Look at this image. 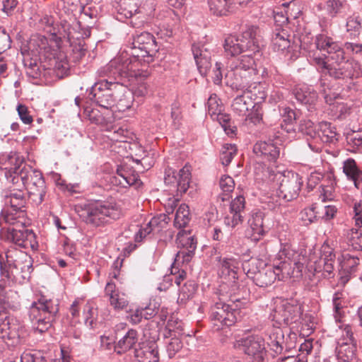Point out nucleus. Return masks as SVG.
<instances>
[{
    "mask_svg": "<svg viewBox=\"0 0 362 362\" xmlns=\"http://www.w3.org/2000/svg\"><path fill=\"white\" fill-rule=\"evenodd\" d=\"M316 47L326 52L327 59L321 56L312 57V62L317 70L322 74H328L330 77L341 81V85L351 90L355 86L354 80L361 75L360 64L353 60H345L344 49L338 42L325 34H319L315 37Z\"/></svg>",
    "mask_w": 362,
    "mask_h": 362,
    "instance_id": "f257e3e1",
    "label": "nucleus"
},
{
    "mask_svg": "<svg viewBox=\"0 0 362 362\" xmlns=\"http://www.w3.org/2000/svg\"><path fill=\"white\" fill-rule=\"evenodd\" d=\"M0 168L5 170L6 178L13 184L22 182L34 204L39 205L44 201L47 191L42 173L25 163L18 153L1 156Z\"/></svg>",
    "mask_w": 362,
    "mask_h": 362,
    "instance_id": "f03ea898",
    "label": "nucleus"
},
{
    "mask_svg": "<svg viewBox=\"0 0 362 362\" xmlns=\"http://www.w3.org/2000/svg\"><path fill=\"white\" fill-rule=\"evenodd\" d=\"M59 303L57 300L45 296H39L30 307L29 317L33 328L40 333L52 327L59 313Z\"/></svg>",
    "mask_w": 362,
    "mask_h": 362,
    "instance_id": "7ed1b4c3",
    "label": "nucleus"
},
{
    "mask_svg": "<svg viewBox=\"0 0 362 362\" xmlns=\"http://www.w3.org/2000/svg\"><path fill=\"white\" fill-rule=\"evenodd\" d=\"M261 30L255 25H247L240 35H229L225 39L223 47L228 56H235L243 52L259 51Z\"/></svg>",
    "mask_w": 362,
    "mask_h": 362,
    "instance_id": "20e7f679",
    "label": "nucleus"
},
{
    "mask_svg": "<svg viewBox=\"0 0 362 362\" xmlns=\"http://www.w3.org/2000/svg\"><path fill=\"white\" fill-rule=\"evenodd\" d=\"M122 211L115 202H97L89 204L81 214L82 219L88 224L99 226L120 218Z\"/></svg>",
    "mask_w": 362,
    "mask_h": 362,
    "instance_id": "39448f33",
    "label": "nucleus"
},
{
    "mask_svg": "<svg viewBox=\"0 0 362 362\" xmlns=\"http://www.w3.org/2000/svg\"><path fill=\"white\" fill-rule=\"evenodd\" d=\"M269 178L276 182V194L280 199L288 202L298 197L303 182L299 174L293 171H272Z\"/></svg>",
    "mask_w": 362,
    "mask_h": 362,
    "instance_id": "423d86ee",
    "label": "nucleus"
},
{
    "mask_svg": "<svg viewBox=\"0 0 362 362\" xmlns=\"http://www.w3.org/2000/svg\"><path fill=\"white\" fill-rule=\"evenodd\" d=\"M125 90V88L118 81L101 80L94 83L91 87L89 98L99 106L105 109L115 107L116 98Z\"/></svg>",
    "mask_w": 362,
    "mask_h": 362,
    "instance_id": "0eeeda50",
    "label": "nucleus"
},
{
    "mask_svg": "<svg viewBox=\"0 0 362 362\" xmlns=\"http://www.w3.org/2000/svg\"><path fill=\"white\" fill-rule=\"evenodd\" d=\"M301 305L293 300H282L271 315V318L278 325L286 326L298 323L301 320Z\"/></svg>",
    "mask_w": 362,
    "mask_h": 362,
    "instance_id": "6e6552de",
    "label": "nucleus"
},
{
    "mask_svg": "<svg viewBox=\"0 0 362 362\" xmlns=\"http://www.w3.org/2000/svg\"><path fill=\"white\" fill-rule=\"evenodd\" d=\"M264 343V339L261 337L251 336L236 340L233 347L243 351L247 356L248 362H267Z\"/></svg>",
    "mask_w": 362,
    "mask_h": 362,
    "instance_id": "1a4fd4ad",
    "label": "nucleus"
},
{
    "mask_svg": "<svg viewBox=\"0 0 362 362\" xmlns=\"http://www.w3.org/2000/svg\"><path fill=\"white\" fill-rule=\"evenodd\" d=\"M158 50V45L153 35L149 33H142L134 37L130 54L144 63H149L153 60V57Z\"/></svg>",
    "mask_w": 362,
    "mask_h": 362,
    "instance_id": "9d476101",
    "label": "nucleus"
},
{
    "mask_svg": "<svg viewBox=\"0 0 362 362\" xmlns=\"http://www.w3.org/2000/svg\"><path fill=\"white\" fill-rule=\"evenodd\" d=\"M238 315V310L222 301L216 302L211 309V320L218 330L234 325Z\"/></svg>",
    "mask_w": 362,
    "mask_h": 362,
    "instance_id": "9b49d317",
    "label": "nucleus"
},
{
    "mask_svg": "<svg viewBox=\"0 0 362 362\" xmlns=\"http://www.w3.org/2000/svg\"><path fill=\"white\" fill-rule=\"evenodd\" d=\"M112 60L119 61L115 66L117 78L119 77L127 78L129 80L132 78H138V76L142 70L139 69L142 63L141 59L131 56L130 53H126L122 54Z\"/></svg>",
    "mask_w": 362,
    "mask_h": 362,
    "instance_id": "f8f14e48",
    "label": "nucleus"
},
{
    "mask_svg": "<svg viewBox=\"0 0 362 362\" xmlns=\"http://www.w3.org/2000/svg\"><path fill=\"white\" fill-rule=\"evenodd\" d=\"M288 263L284 262L274 268H262V271L252 276L253 282L259 287H267L272 285L278 278L281 279L285 274H289L288 270Z\"/></svg>",
    "mask_w": 362,
    "mask_h": 362,
    "instance_id": "ddd939ff",
    "label": "nucleus"
},
{
    "mask_svg": "<svg viewBox=\"0 0 362 362\" xmlns=\"http://www.w3.org/2000/svg\"><path fill=\"white\" fill-rule=\"evenodd\" d=\"M191 173L189 167L184 166L177 173L171 168H168L165 172L164 181L167 185L177 189V191L182 194L185 193L189 187Z\"/></svg>",
    "mask_w": 362,
    "mask_h": 362,
    "instance_id": "4468645a",
    "label": "nucleus"
},
{
    "mask_svg": "<svg viewBox=\"0 0 362 362\" xmlns=\"http://www.w3.org/2000/svg\"><path fill=\"white\" fill-rule=\"evenodd\" d=\"M177 246L181 250L176 255V260L182 259V262H189L197 248V241L189 232L181 230L176 238Z\"/></svg>",
    "mask_w": 362,
    "mask_h": 362,
    "instance_id": "2eb2a0df",
    "label": "nucleus"
},
{
    "mask_svg": "<svg viewBox=\"0 0 362 362\" xmlns=\"http://www.w3.org/2000/svg\"><path fill=\"white\" fill-rule=\"evenodd\" d=\"M34 238V233L28 229L25 223H18L15 226L7 228V239L20 247H26L28 243L31 244Z\"/></svg>",
    "mask_w": 362,
    "mask_h": 362,
    "instance_id": "dca6fc26",
    "label": "nucleus"
},
{
    "mask_svg": "<svg viewBox=\"0 0 362 362\" xmlns=\"http://www.w3.org/2000/svg\"><path fill=\"white\" fill-rule=\"evenodd\" d=\"M322 252V254L320 258L313 262V265L310 263L309 267L313 268L316 273L322 272V274L327 277L333 273L335 255L328 247H323Z\"/></svg>",
    "mask_w": 362,
    "mask_h": 362,
    "instance_id": "f3484780",
    "label": "nucleus"
},
{
    "mask_svg": "<svg viewBox=\"0 0 362 362\" xmlns=\"http://www.w3.org/2000/svg\"><path fill=\"white\" fill-rule=\"evenodd\" d=\"M105 296L114 310L119 311L126 308L129 304L127 296L119 291L112 281L107 282L105 288Z\"/></svg>",
    "mask_w": 362,
    "mask_h": 362,
    "instance_id": "a211bd4d",
    "label": "nucleus"
},
{
    "mask_svg": "<svg viewBox=\"0 0 362 362\" xmlns=\"http://www.w3.org/2000/svg\"><path fill=\"white\" fill-rule=\"evenodd\" d=\"M280 326L273 324L264 332V341H266L270 349L276 354H282V341L285 335L284 330Z\"/></svg>",
    "mask_w": 362,
    "mask_h": 362,
    "instance_id": "6ab92c4d",
    "label": "nucleus"
},
{
    "mask_svg": "<svg viewBox=\"0 0 362 362\" xmlns=\"http://www.w3.org/2000/svg\"><path fill=\"white\" fill-rule=\"evenodd\" d=\"M20 325L11 320L5 310H0V338L18 339L21 337Z\"/></svg>",
    "mask_w": 362,
    "mask_h": 362,
    "instance_id": "aec40b11",
    "label": "nucleus"
},
{
    "mask_svg": "<svg viewBox=\"0 0 362 362\" xmlns=\"http://www.w3.org/2000/svg\"><path fill=\"white\" fill-rule=\"evenodd\" d=\"M349 6L346 0H326L325 4H317L316 8L317 11H324L328 17L334 18L344 16Z\"/></svg>",
    "mask_w": 362,
    "mask_h": 362,
    "instance_id": "412c9836",
    "label": "nucleus"
},
{
    "mask_svg": "<svg viewBox=\"0 0 362 362\" xmlns=\"http://www.w3.org/2000/svg\"><path fill=\"white\" fill-rule=\"evenodd\" d=\"M192 54L197 69L202 75H206L211 67V53L204 45L194 44L192 47Z\"/></svg>",
    "mask_w": 362,
    "mask_h": 362,
    "instance_id": "4be33fe9",
    "label": "nucleus"
},
{
    "mask_svg": "<svg viewBox=\"0 0 362 362\" xmlns=\"http://www.w3.org/2000/svg\"><path fill=\"white\" fill-rule=\"evenodd\" d=\"M255 105V103L252 98L251 93L244 91L242 95H238L234 98L231 108L237 115L245 117Z\"/></svg>",
    "mask_w": 362,
    "mask_h": 362,
    "instance_id": "5701e85b",
    "label": "nucleus"
},
{
    "mask_svg": "<svg viewBox=\"0 0 362 362\" xmlns=\"http://www.w3.org/2000/svg\"><path fill=\"white\" fill-rule=\"evenodd\" d=\"M293 91L298 101L302 104L309 105L308 110L315 108L318 97L317 92L312 87L305 84L300 85Z\"/></svg>",
    "mask_w": 362,
    "mask_h": 362,
    "instance_id": "b1692460",
    "label": "nucleus"
},
{
    "mask_svg": "<svg viewBox=\"0 0 362 362\" xmlns=\"http://www.w3.org/2000/svg\"><path fill=\"white\" fill-rule=\"evenodd\" d=\"M166 225L165 216L153 217L150 221L142 226L135 234L134 240L136 242H141L144 238L151 233L159 232Z\"/></svg>",
    "mask_w": 362,
    "mask_h": 362,
    "instance_id": "393cba45",
    "label": "nucleus"
},
{
    "mask_svg": "<svg viewBox=\"0 0 362 362\" xmlns=\"http://www.w3.org/2000/svg\"><path fill=\"white\" fill-rule=\"evenodd\" d=\"M135 356L138 362H158V345L153 341L144 344L139 349H136Z\"/></svg>",
    "mask_w": 362,
    "mask_h": 362,
    "instance_id": "a878e982",
    "label": "nucleus"
},
{
    "mask_svg": "<svg viewBox=\"0 0 362 362\" xmlns=\"http://www.w3.org/2000/svg\"><path fill=\"white\" fill-rule=\"evenodd\" d=\"M240 261L235 257H225L220 260V273L222 276L228 277L229 280L237 279V274L240 270Z\"/></svg>",
    "mask_w": 362,
    "mask_h": 362,
    "instance_id": "bb28decb",
    "label": "nucleus"
},
{
    "mask_svg": "<svg viewBox=\"0 0 362 362\" xmlns=\"http://www.w3.org/2000/svg\"><path fill=\"white\" fill-rule=\"evenodd\" d=\"M254 153L269 161H274L279 156V149L271 142L258 141L253 147Z\"/></svg>",
    "mask_w": 362,
    "mask_h": 362,
    "instance_id": "cd10ccee",
    "label": "nucleus"
},
{
    "mask_svg": "<svg viewBox=\"0 0 362 362\" xmlns=\"http://www.w3.org/2000/svg\"><path fill=\"white\" fill-rule=\"evenodd\" d=\"M248 224L251 230V238L257 241L265 234L264 226V214L261 211L255 212L248 220Z\"/></svg>",
    "mask_w": 362,
    "mask_h": 362,
    "instance_id": "c85d7f7f",
    "label": "nucleus"
},
{
    "mask_svg": "<svg viewBox=\"0 0 362 362\" xmlns=\"http://www.w3.org/2000/svg\"><path fill=\"white\" fill-rule=\"evenodd\" d=\"M233 74L235 76L236 85L242 86L244 88L257 83V81L259 79L257 70L255 68L235 70L233 71Z\"/></svg>",
    "mask_w": 362,
    "mask_h": 362,
    "instance_id": "c756f323",
    "label": "nucleus"
},
{
    "mask_svg": "<svg viewBox=\"0 0 362 362\" xmlns=\"http://www.w3.org/2000/svg\"><path fill=\"white\" fill-rule=\"evenodd\" d=\"M343 172L351 180L356 188H359L362 182V172L358 169L354 159L349 158L344 162Z\"/></svg>",
    "mask_w": 362,
    "mask_h": 362,
    "instance_id": "7c9ffc66",
    "label": "nucleus"
},
{
    "mask_svg": "<svg viewBox=\"0 0 362 362\" xmlns=\"http://www.w3.org/2000/svg\"><path fill=\"white\" fill-rule=\"evenodd\" d=\"M32 259L27 254L20 252L18 257L13 261V268L20 270L23 279H28L33 271Z\"/></svg>",
    "mask_w": 362,
    "mask_h": 362,
    "instance_id": "2f4dec72",
    "label": "nucleus"
},
{
    "mask_svg": "<svg viewBox=\"0 0 362 362\" xmlns=\"http://www.w3.org/2000/svg\"><path fill=\"white\" fill-rule=\"evenodd\" d=\"M138 78H132L130 81L132 83V93L134 95L137 97H142L148 93V86L145 81L146 78L149 76L147 70H141Z\"/></svg>",
    "mask_w": 362,
    "mask_h": 362,
    "instance_id": "473e14b6",
    "label": "nucleus"
},
{
    "mask_svg": "<svg viewBox=\"0 0 362 362\" xmlns=\"http://www.w3.org/2000/svg\"><path fill=\"white\" fill-rule=\"evenodd\" d=\"M232 3V0H207L209 10L215 16H227Z\"/></svg>",
    "mask_w": 362,
    "mask_h": 362,
    "instance_id": "72a5a7b5",
    "label": "nucleus"
},
{
    "mask_svg": "<svg viewBox=\"0 0 362 362\" xmlns=\"http://www.w3.org/2000/svg\"><path fill=\"white\" fill-rule=\"evenodd\" d=\"M337 136L335 127H332L330 123L322 122L318 124L317 137L320 138L323 142L332 143L337 141Z\"/></svg>",
    "mask_w": 362,
    "mask_h": 362,
    "instance_id": "f704fd0d",
    "label": "nucleus"
},
{
    "mask_svg": "<svg viewBox=\"0 0 362 362\" xmlns=\"http://www.w3.org/2000/svg\"><path fill=\"white\" fill-rule=\"evenodd\" d=\"M114 179L115 180V183L122 187H127L131 185L139 187L141 184L137 173H133L129 174L122 169L117 170V175L115 176Z\"/></svg>",
    "mask_w": 362,
    "mask_h": 362,
    "instance_id": "c9c22d12",
    "label": "nucleus"
},
{
    "mask_svg": "<svg viewBox=\"0 0 362 362\" xmlns=\"http://www.w3.org/2000/svg\"><path fill=\"white\" fill-rule=\"evenodd\" d=\"M4 202L5 205L10 206V209H12L13 211H23L22 209L25 206V199L23 193L19 190L5 195Z\"/></svg>",
    "mask_w": 362,
    "mask_h": 362,
    "instance_id": "e433bc0d",
    "label": "nucleus"
},
{
    "mask_svg": "<svg viewBox=\"0 0 362 362\" xmlns=\"http://www.w3.org/2000/svg\"><path fill=\"white\" fill-rule=\"evenodd\" d=\"M122 6H131L132 11L151 14L155 10L153 0H123Z\"/></svg>",
    "mask_w": 362,
    "mask_h": 362,
    "instance_id": "4c0bfd02",
    "label": "nucleus"
},
{
    "mask_svg": "<svg viewBox=\"0 0 362 362\" xmlns=\"http://www.w3.org/2000/svg\"><path fill=\"white\" fill-rule=\"evenodd\" d=\"M136 332L134 329H129L124 336H123L117 342L116 349L119 354L127 351L130 349L137 341Z\"/></svg>",
    "mask_w": 362,
    "mask_h": 362,
    "instance_id": "58836bf2",
    "label": "nucleus"
},
{
    "mask_svg": "<svg viewBox=\"0 0 362 362\" xmlns=\"http://www.w3.org/2000/svg\"><path fill=\"white\" fill-rule=\"evenodd\" d=\"M285 335L282 341V353L296 349L298 342L303 341V337L298 336L297 333L289 329L284 330Z\"/></svg>",
    "mask_w": 362,
    "mask_h": 362,
    "instance_id": "ea45409f",
    "label": "nucleus"
},
{
    "mask_svg": "<svg viewBox=\"0 0 362 362\" xmlns=\"http://www.w3.org/2000/svg\"><path fill=\"white\" fill-rule=\"evenodd\" d=\"M19 298V295L17 291L13 290L6 289L5 282L0 281V305H10L13 303Z\"/></svg>",
    "mask_w": 362,
    "mask_h": 362,
    "instance_id": "a19ab883",
    "label": "nucleus"
},
{
    "mask_svg": "<svg viewBox=\"0 0 362 362\" xmlns=\"http://www.w3.org/2000/svg\"><path fill=\"white\" fill-rule=\"evenodd\" d=\"M272 42L273 49L276 52H284L289 48L291 45L287 33L284 30L276 33Z\"/></svg>",
    "mask_w": 362,
    "mask_h": 362,
    "instance_id": "79ce46f5",
    "label": "nucleus"
},
{
    "mask_svg": "<svg viewBox=\"0 0 362 362\" xmlns=\"http://www.w3.org/2000/svg\"><path fill=\"white\" fill-rule=\"evenodd\" d=\"M190 220L189 207L185 204H182L177 209L174 221V225L177 228L185 227Z\"/></svg>",
    "mask_w": 362,
    "mask_h": 362,
    "instance_id": "37998d69",
    "label": "nucleus"
},
{
    "mask_svg": "<svg viewBox=\"0 0 362 362\" xmlns=\"http://www.w3.org/2000/svg\"><path fill=\"white\" fill-rule=\"evenodd\" d=\"M264 263L256 258H251L248 262L242 264V269L245 272L247 276L252 280V276L262 271V267Z\"/></svg>",
    "mask_w": 362,
    "mask_h": 362,
    "instance_id": "c03bdc74",
    "label": "nucleus"
},
{
    "mask_svg": "<svg viewBox=\"0 0 362 362\" xmlns=\"http://www.w3.org/2000/svg\"><path fill=\"white\" fill-rule=\"evenodd\" d=\"M24 211H13L12 209L5 211L4 214V220L9 226H15L18 223H25Z\"/></svg>",
    "mask_w": 362,
    "mask_h": 362,
    "instance_id": "a18cd8bd",
    "label": "nucleus"
},
{
    "mask_svg": "<svg viewBox=\"0 0 362 362\" xmlns=\"http://www.w3.org/2000/svg\"><path fill=\"white\" fill-rule=\"evenodd\" d=\"M237 147L235 144H226L221 150L220 159L223 165H228L233 157L237 154Z\"/></svg>",
    "mask_w": 362,
    "mask_h": 362,
    "instance_id": "49530a36",
    "label": "nucleus"
},
{
    "mask_svg": "<svg viewBox=\"0 0 362 362\" xmlns=\"http://www.w3.org/2000/svg\"><path fill=\"white\" fill-rule=\"evenodd\" d=\"M335 185V181L331 175H328L326 177L323 178V184L321 185V196L323 201L332 199Z\"/></svg>",
    "mask_w": 362,
    "mask_h": 362,
    "instance_id": "de8ad7c7",
    "label": "nucleus"
},
{
    "mask_svg": "<svg viewBox=\"0 0 362 362\" xmlns=\"http://www.w3.org/2000/svg\"><path fill=\"white\" fill-rule=\"evenodd\" d=\"M245 92L251 93L252 98L255 104L261 103L267 97V93L264 90V87L258 81H257V83L248 86Z\"/></svg>",
    "mask_w": 362,
    "mask_h": 362,
    "instance_id": "09e8293b",
    "label": "nucleus"
},
{
    "mask_svg": "<svg viewBox=\"0 0 362 362\" xmlns=\"http://www.w3.org/2000/svg\"><path fill=\"white\" fill-rule=\"evenodd\" d=\"M347 238L349 245L353 250H362V229H351L347 234Z\"/></svg>",
    "mask_w": 362,
    "mask_h": 362,
    "instance_id": "8fccbe9b",
    "label": "nucleus"
},
{
    "mask_svg": "<svg viewBox=\"0 0 362 362\" xmlns=\"http://www.w3.org/2000/svg\"><path fill=\"white\" fill-rule=\"evenodd\" d=\"M197 289L196 284L192 281H186L182 286L180 288V293L177 298L179 303H185L194 293Z\"/></svg>",
    "mask_w": 362,
    "mask_h": 362,
    "instance_id": "3c124183",
    "label": "nucleus"
},
{
    "mask_svg": "<svg viewBox=\"0 0 362 362\" xmlns=\"http://www.w3.org/2000/svg\"><path fill=\"white\" fill-rule=\"evenodd\" d=\"M54 69L57 74L61 77L66 74L69 70L70 66L67 60L66 56L60 53L56 58L54 59Z\"/></svg>",
    "mask_w": 362,
    "mask_h": 362,
    "instance_id": "603ef678",
    "label": "nucleus"
},
{
    "mask_svg": "<svg viewBox=\"0 0 362 362\" xmlns=\"http://www.w3.org/2000/svg\"><path fill=\"white\" fill-rule=\"evenodd\" d=\"M219 186L221 190L226 193V194H222L219 197L221 200L224 202L228 199V194L233 191L235 188V182L230 176L225 175L221 176L220 178Z\"/></svg>",
    "mask_w": 362,
    "mask_h": 362,
    "instance_id": "864d4df0",
    "label": "nucleus"
},
{
    "mask_svg": "<svg viewBox=\"0 0 362 362\" xmlns=\"http://www.w3.org/2000/svg\"><path fill=\"white\" fill-rule=\"evenodd\" d=\"M361 30V19L358 15L354 14L349 16L346 21V30L351 35L356 37L359 35Z\"/></svg>",
    "mask_w": 362,
    "mask_h": 362,
    "instance_id": "5fc2aeb1",
    "label": "nucleus"
},
{
    "mask_svg": "<svg viewBox=\"0 0 362 362\" xmlns=\"http://www.w3.org/2000/svg\"><path fill=\"white\" fill-rule=\"evenodd\" d=\"M125 90L116 98L115 107L119 112H124L129 109L132 105V99L129 93H124Z\"/></svg>",
    "mask_w": 362,
    "mask_h": 362,
    "instance_id": "6e6d98bb",
    "label": "nucleus"
},
{
    "mask_svg": "<svg viewBox=\"0 0 362 362\" xmlns=\"http://www.w3.org/2000/svg\"><path fill=\"white\" fill-rule=\"evenodd\" d=\"M254 65L255 60L252 55L250 54H244L237 59L234 66L232 67V70L235 71V70L252 69L255 68Z\"/></svg>",
    "mask_w": 362,
    "mask_h": 362,
    "instance_id": "4d7b16f0",
    "label": "nucleus"
},
{
    "mask_svg": "<svg viewBox=\"0 0 362 362\" xmlns=\"http://www.w3.org/2000/svg\"><path fill=\"white\" fill-rule=\"evenodd\" d=\"M123 0H120L115 7L117 10L116 18L120 21L131 18L134 14L140 13L139 11H132L130 8L131 6H122Z\"/></svg>",
    "mask_w": 362,
    "mask_h": 362,
    "instance_id": "13d9d810",
    "label": "nucleus"
},
{
    "mask_svg": "<svg viewBox=\"0 0 362 362\" xmlns=\"http://www.w3.org/2000/svg\"><path fill=\"white\" fill-rule=\"evenodd\" d=\"M318 205L312 204L310 207L304 209L300 212V218L305 223L309 224L314 221L318 217Z\"/></svg>",
    "mask_w": 362,
    "mask_h": 362,
    "instance_id": "bf43d9fd",
    "label": "nucleus"
},
{
    "mask_svg": "<svg viewBox=\"0 0 362 362\" xmlns=\"http://www.w3.org/2000/svg\"><path fill=\"white\" fill-rule=\"evenodd\" d=\"M131 134L132 133L127 129L119 127L113 131H110L107 136L113 141L126 143L127 139H132Z\"/></svg>",
    "mask_w": 362,
    "mask_h": 362,
    "instance_id": "052dcab7",
    "label": "nucleus"
},
{
    "mask_svg": "<svg viewBox=\"0 0 362 362\" xmlns=\"http://www.w3.org/2000/svg\"><path fill=\"white\" fill-rule=\"evenodd\" d=\"M298 129L301 133L309 136L310 138H317V129L314 125V123L310 119L301 120L299 124Z\"/></svg>",
    "mask_w": 362,
    "mask_h": 362,
    "instance_id": "680f3d73",
    "label": "nucleus"
},
{
    "mask_svg": "<svg viewBox=\"0 0 362 362\" xmlns=\"http://www.w3.org/2000/svg\"><path fill=\"white\" fill-rule=\"evenodd\" d=\"M118 60H111L107 65L101 67L98 71V74L100 77H108L110 79H117L115 66L117 64Z\"/></svg>",
    "mask_w": 362,
    "mask_h": 362,
    "instance_id": "e2e57ef3",
    "label": "nucleus"
},
{
    "mask_svg": "<svg viewBox=\"0 0 362 362\" xmlns=\"http://www.w3.org/2000/svg\"><path fill=\"white\" fill-rule=\"evenodd\" d=\"M208 113L211 117L223 111V106L216 94H212L207 101Z\"/></svg>",
    "mask_w": 362,
    "mask_h": 362,
    "instance_id": "0e129e2a",
    "label": "nucleus"
},
{
    "mask_svg": "<svg viewBox=\"0 0 362 362\" xmlns=\"http://www.w3.org/2000/svg\"><path fill=\"white\" fill-rule=\"evenodd\" d=\"M21 362H47V360L40 351H25L21 356Z\"/></svg>",
    "mask_w": 362,
    "mask_h": 362,
    "instance_id": "69168bd1",
    "label": "nucleus"
},
{
    "mask_svg": "<svg viewBox=\"0 0 362 362\" xmlns=\"http://www.w3.org/2000/svg\"><path fill=\"white\" fill-rule=\"evenodd\" d=\"M135 156L137 158L134 159V160L137 163H141L143 166V170H139L140 171L143 172L145 170H148L153 165V161L152 158L146 156V151L141 146H139V152Z\"/></svg>",
    "mask_w": 362,
    "mask_h": 362,
    "instance_id": "338daca9",
    "label": "nucleus"
},
{
    "mask_svg": "<svg viewBox=\"0 0 362 362\" xmlns=\"http://www.w3.org/2000/svg\"><path fill=\"white\" fill-rule=\"evenodd\" d=\"M337 211L336 206L333 205H318V218L329 220L334 218Z\"/></svg>",
    "mask_w": 362,
    "mask_h": 362,
    "instance_id": "774afa93",
    "label": "nucleus"
}]
</instances>
